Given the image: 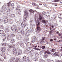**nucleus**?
I'll use <instances>...</instances> for the list:
<instances>
[{
    "mask_svg": "<svg viewBox=\"0 0 62 62\" xmlns=\"http://www.w3.org/2000/svg\"><path fill=\"white\" fill-rule=\"evenodd\" d=\"M13 54L16 55L21 54H22V52L21 50L19 49V47H16L14 48L13 50Z\"/></svg>",
    "mask_w": 62,
    "mask_h": 62,
    "instance_id": "nucleus-1",
    "label": "nucleus"
},
{
    "mask_svg": "<svg viewBox=\"0 0 62 62\" xmlns=\"http://www.w3.org/2000/svg\"><path fill=\"white\" fill-rule=\"evenodd\" d=\"M24 14H25V17L23 19L24 22H23L21 23L22 26L23 28L25 27V26H26V23H25V22H26V21L27 20V16H28V12H27V10L25 11H24Z\"/></svg>",
    "mask_w": 62,
    "mask_h": 62,
    "instance_id": "nucleus-2",
    "label": "nucleus"
},
{
    "mask_svg": "<svg viewBox=\"0 0 62 62\" xmlns=\"http://www.w3.org/2000/svg\"><path fill=\"white\" fill-rule=\"evenodd\" d=\"M36 24L37 25V31L39 32L41 30V29L40 27H39V22H36Z\"/></svg>",
    "mask_w": 62,
    "mask_h": 62,
    "instance_id": "nucleus-3",
    "label": "nucleus"
},
{
    "mask_svg": "<svg viewBox=\"0 0 62 62\" xmlns=\"http://www.w3.org/2000/svg\"><path fill=\"white\" fill-rule=\"evenodd\" d=\"M16 38L18 40H22V36L19 35H17L16 36Z\"/></svg>",
    "mask_w": 62,
    "mask_h": 62,
    "instance_id": "nucleus-4",
    "label": "nucleus"
},
{
    "mask_svg": "<svg viewBox=\"0 0 62 62\" xmlns=\"http://www.w3.org/2000/svg\"><path fill=\"white\" fill-rule=\"evenodd\" d=\"M35 56L36 58L34 59V60L37 61H38V58H39V54L38 53H36Z\"/></svg>",
    "mask_w": 62,
    "mask_h": 62,
    "instance_id": "nucleus-5",
    "label": "nucleus"
},
{
    "mask_svg": "<svg viewBox=\"0 0 62 62\" xmlns=\"http://www.w3.org/2000/svg\"><path fill=\"white\" fill-rule=\"evenodd\" d=\"M16 10L19 11L18 12V14L19 15H21V10L19 9V6H17L16 8Z\"/></svg>",
    "mask_w": 62,
    "mask_h": 62,
    "instance_id": "nucleus-6",
    "label": "nucleus"
},
{
    "mask_svg": "<svg viewBox=\"0 0 62 62\" xmlns=\"http://www.w3.org/2000/svg\"><path fill=\"white\" fill-rule=\"evenodd\" d=\"M6 47H3L1 48V51H2V52H5V51H6Z\"/></svg>",
    "mask_w": 62,
    "mask_h": 62,
    "instance_id": "nucleus-7",
    "label": "nucleus"
},
{
    "mask_svg": "<svg viewBox=\"0 0 62 62\" xmlns=\"http://www.w3.org/2000/svg\"><path fill=\"white\" fill-rule=\"evenodd\" d=\"M8 22L9 23L12 24L13 23V21L12 19H9Z\"/></svg>",
    "mask_w": 62,
    "mask_h": 62,
    "instance_id": "nucleus-8",
    "label": "nucleus"
},
{
    "mask_svg": "<svg viewBox=\"0 0 62 62\" xmlns=\"http://www.w3.org/2000/svg\"><path fill=\"white\" fill-rule=\"evenodd\" d=\"M9 47L11 48H14L15 47V46L14 45H11L9 46Z\"/></svg>",
    "mask_w": 62,
    "mask_h": 62,
    "instance_id": "nucleus-9",
    "label": "nucleus"
},
{
    "mask_svg": "<svg viewBox=\"0 0 62 62\" xmlns=\"http://www.w3.org/2000/svg\"><path fill=\"white\" fill-rule=\"evenodd\" d=\"M5 30L6 32H9V28L8 26H7V27L6 28Z\"/></svg>",
    "mask_w": 62,
    "mask_h": 62,
    "instance_id": "nucleus-10",
    "label": "nucleus"
},
{
    "mask_svg": "<svg viewBox=\"0 0 62 62\" xmlns=\"http://www.w3.org/2000/svg\"><path fill=\"white\" fill-rule=\"evenodd\" d=\"M25 35L26 37H28L30 35V33L29 32L26 33L25 34Z\"/></svg>",
    "mask_w": 62,
    "mask_h": 62,
    "instance_id": "nucleus-11",
    "label": "nucleus"
},
{
    "mask_svg": "<svg viewBox=\"0 0 62 62\" xmlns=\"http://www.w3.org/2000/svg\"><path fill=\"white\" fill-rule=\"evenodd\" d=\"M48 56V55L47 54L45 53H44V58H46Z\"/></svg>",
    "mask_w": 62,
    "mask_h": 62,
    "instance_id": "nucleus-12",
    "label": "nucleus"
},
{
    "mask_svg": "<svg viewBox=\"0 0 62 62\" xmlns=\"http://www.w3.org/2000/svg\"><path fill=\"white\" fill-rule=\"evenodd\" d=\"M18 32L19 33L21 32V27H19L18 28Z\"/></svg>",
    "mask_w": 62,
    "mask_h": 62,
    "instance_id": "nucleus-13",
    "label": "nucleus"
},
{
    "mask_svg": "<svg viewBox=\"0 0 62 62\" xmlns=\"http://www.w3.org/2000/svg\"><path fill=\"white\" fill-rule=\"evenodd\" d=\"M15 29V26L13 25L11 27V30L12 31H13V30H14Z\"/></svg>",
    "mask_w": 62,
    "mask_h": 62,
    "instance_id": "nucleus-14",
    "label": "nucleus"
},
{
    "mask_svg": "<svg viewBox=\"0 0 62 62\" xmlns=\"http://www.w3.org/2000/svg\"><path fill=\"white\" fill-rule=\"evenodd\" d=\"M11 36H10V35H8L7 37V40H10V39H11Z\"/></svg>",
    "mask_w": 62,
    "mask_h": 62,
    "instance_id": "nucleus-15",
    "label": "nucleus"
},
{
    "mask_svg": "<svg viewBox=\"0 0 62 62\" xmlns=\"http://www.w3.org/2000/svg\"><path fill=\"white\" fill-rule=\"evenodd\" d=\"M10 42L11 43H13L15 42V41L14 40V39H12L10 40Z\"/></svg>",
    "mask_w": 62,
    "mask_h": 62,
    "instance_id": "nucleus-16",
    "label": "nucleus"
},
{
    "mask_svg": "<svg viewBox=\"0 0 62 62\" xmlns=\"http://www.w3.org/2000/svg\"><path fill=\"white\" fill-rule=\"evenodd\" d=\"M14 4L12 3L11 5V9H13L14 8Z\"/></svg>",
    "mask_w": 62,
    "mask_h": 62,
    "instance_id": "nucleus-17",
    "label": "nucleus"
},
{
    "mask_svg": "<svg viewBox=\"0 0 62 62\" xmlns=\"http://www.w3.org/2000/svg\"><path fill=\"white\" fill-rule=\"evenodd\" d=\"M1 56H3V57H4L5 56V54L4 53H1L0 54Z\"/></svg>",
    "mask_w": 62,
    "mask_h": 62,
    "instance_id": "nucleus-18",
    "label": "nucleus"
},
{
    "mask_svg": "<svg viewBox=\"0 0 62 62\" xmlns=\"http://www.w3.org/2000/svg\"><path fill=\"white\" fill-rule=\"evenodd\" d=\"M8 20L7 19H5V20L4 21V23H7L8 22Z\"/></svg>",
    "mask_w": 62,
    "mask_h": 62,
    "instance_id": "nucleus-19",
    "label": "nucleus"
},
{
    "mask_svg": "<svg viewBox=\"0 0 62 62\" xmlns=\"http://www.w3.org/2000/svg\"><path fill=\"white\" fill-rule=\"evenodd\" d=\"M39 19L40 20H41L42 19V17H41V15L39 14Z\"/></svg>",
    "mask_w": 62,
    "mask_h": 62,
    "instance_id": "nucleus-20",
    "label": "nucleus"
},
{
    "mask_svg": "<svg viewBox=\"0 0 62 62\" xmlns=\"http://www.w3.org/2000/svg\"><path fill=\"white\" fill-rule=\"evenodd\" d=\"M24 30H22L21 31V34L22 35H24Z\"/></svg>",
    "mask_w": 62,
    "mask_h": 62,
    "instance_id": "nucleus-21",
    "label": "nucleus"
},
{
    "mask_svg": "<svg viewBox=\"0 0 62 62\" xmlns=\"http://www.w3.org/2000/svg\"><path fill=\"white\" fill-rule=\"evenodd\" d=\"M4 33V32L2 30H0V34L1 35H2Z\"/></svg>",
    "mask_w": 62,
    "mask_h": 62,
    "instance_id": "nucleus-22",
    "label": "nucleus"
},
{
    "mask_svg": "<svg viewBox=\"0 0 62 62\" xmlns=\"http://www.w3.org/2000/svg\"><path fill=\"white\" fill-rule=\"evenodd\" d=\"M54 55L55 56H58V52H55L54 54Z\"/></svg>",
    "mask_w": 62,
    "mask_h": 62,
    "instance_id": "nucleus-23",
    "label": "nucleus"
},
{
    "mask_svg": "<svg viewBox=\"0 0 62 62\" xmlns=\"http://www.w3.org/2000/svg\"><path fill=\"white\" fill-rule=\"evenodd\" d=\"M20 46L22 48H24V46L23 43H22L21 44Z\"/></svg>",
    "mask_w": 62,
    "mask_h": 62,
    "instance_id": "nucleus-24",
    "label": "nucleus"
},
{
    "mask_svg": "<svg viewBox=\"0 0 62 62\" xmlns=\"http://www.w3.org/2000/svg\"><path fill=\"white\" fill-rule=\"evenodd\" d=\"M15 15L14 14H12L10 16L11 17H12V18H14V17H15Z\"/></svg>",
    "mask_w": 62,
    "mask_h": 62,
    "instance_id": "nucleus-25",
    "label": "nucleus"
},
{
    "mask_svg": "<svg viewBox=\"0 0 62 62\" xmlns=\"http://www.w3.org/2000/svg\"><path fill=\"white\" fill-rule=\"evenodd\" d=\"M1 44L3 46H6V44L5 43H2Z\"/></svg>",
    "mask_w": 62,
    "mask_h": 62,
    "instance_id": "nucleus-26",
    "label": "nucleus"
},
{
    "mask_svg": "<svg viewBox=\"0 0 62 62\" xmlns=\"http://www.w3.org/2000/svg\"><path fill=\"white\" fill-rule=\"evenodd\" d=\"M26 56H24L23 57V60L24 61H25V60H26Z\"/></svg>",
    "mask_w": 62,
    "mask_h": 62,
    "instance_id": "nucleus-27",
    "label": "nucleus"
},
{
    "mask_svg": "<svg viewBox=\"0 0 62 62\" xmlns=\"http://www.w3.org/2000/svg\"><path fill=\"white\" fill-rule=\"evenodd\" d=\"M2 8L5 9V8H7V5L6 4L4 5L2 7Z\"/></svg>",
    "mask_w": 62,
    "mask_h": 62,
    "instance_id": "nucleus-28",
    "label": "nucleus"
},
{
    "mask_svg": "<svg viewBox=\"0 0 62 62\" xmlns=\"http://www.w3.org/2000/svg\"><path fill=\"white\" fill-rule=\"evenodd\" d=\"M2 35L3 37H4V38L7 37V36H6V35L5 34H3Z\"/></svg>",
    "mask_w": 62,
    "mask_h": 62,
    "instance_id": "nucleus-29",
    "label": "nucleus"
},
{
    "mask_svg": "<svg viewBox=\"0 0 62 62\" xmlns=\"http://www.w3.org/2000/svg\"><path fill=\"white\" fill-rule=\"evenodd\" d=\"M29 11L31 13H33V12H34V11L33 10L31 9H30L29 10Z\"/></svg>",
    "mask_w": 62,
    "mask_h": 62,
    "instance_id": "nucleus-30",
    "label": "nucleus"
},
{
    "mask_svg": "<svg viewBox=\"0 0 62 62\" xmlns=\"http://www.w3.org/2000/svg\"><path fill=\"white\" fill-rule=\"evenodd\" d=\"M45 53H46V54L47 53V54H50V52L48 51H45Z\"/></svg>",
    "mask_w": 62,
    "mask_h": 62,
    "instance_id": "nucleus-31",
    "label": "nucleus"
},
{
    "mask_svg": "<svg viewBox=\"0 0 62 62\" xmlns=\"http://www.w3.org/2000/svg\"><path fill=\"white\" fill-rule=\"evenodd\" d=\"M8 7H10V5L11 4V2H9L8 3H7Z\"/></svg>",
    "mask_w": 62,
    "mask_h": 62,
    "instance_id": "nucleus-32",
    "label": "nucleus"
},
{
    "mask_svg": "<svg viewBox=\"0 0 62 62\" xmlns=\"http://www.w3.org/2000/svg\"><path fill=\"white\" fill-rule=\"evenodd\" d=\"M32 22H33V20H30V23L31 25H32Z\"/></svg>",
    "mask_w": 62,
    "mask_h": 62,
    "instance_id": "nucleus-33",
    "label": "nucleus"
},
{
    "mask_svg": "<svg viewBox=\"0 0 62 62\" xmlns=\"http://www.w3.org/2000/svg\"><path fill=\"white\" fill-rule=\"evenodd\" d=\"M3 28H4V27L2 25L0 26V29H3Z\"/></svg>",
    "mask_w": 62,
    "mask_h": 62,
    "instance_id": "nucleus-34",
    "label": "nucleus"
},
{
    "mask_svg": "<svg viewBox=\"0 0 62 62\" xmlns=\"http://www.w3.org/2000/svg\"><path fill=\"white\" fill-rule=\"evenodd\" d=\"M19 60H20V58H17L16 60L15 61V62H18V61H19Z\"/></svg>",
    "mask_w": 62,
    "mask_h": 62,
    "instance_id": "nucleus-35",
    "label": "nucleus"
},
{
    "mask_svg": "<svg viewBox=\"0 0 62 62\" xmlns=\"http://www.w3.org/2000/svg\"><path fill=\"white\" fill-rule=\"evenodd\" d=\"M52 19H53L54 20L56 19V18H55V17L54 16L53 17H52Z\"/></svg>",
    "mask_w": 62,
    "mask_h": 62,
    "instance_id": "nucleus-36",
    "label": "nucleus"
},
{
    "mask_svg": "<svg viewBox=\"0 0 62 62\" xmlns=\"http://www.w3.org/2000/svg\"><path fill=\"white\" fill-rule=\"evenodd\" d=\"M34 50H38V51H40V50L38 48H34Z\"/></svg>",
    "mask_w": 62,
    "mask_h": 62,
    "instance_id": "nucleus-37",
    "label": "nucleus"
},
{
    "mask_svg": "<svg viewBox=\"0 0 62 62\" xmlns=\"http://www.w3.org/2000/svg\"><path fill=\"white\" fill-rule=\"evenodd\" d=\"M16 23L17 24H20L21 23V22L20 21H18L16 22Z\"/></svg>",
    "mask_w": 62,
    "mask_h": 62,
    "instance_id": "nucleus-38",
    "label": "nucleus"
},
{
    "mask_svg": "<svg viewBox=\"0 0 62 62\" xmlns=\"http://www.w3.org/2000/svg\"><path fill=\"white\" fill-rule=\"evenodd\" d=\"M10 15V12H9L8 13L7 16H9Z\"/></svg>",
    "mask_w": 62,
    "mask_h": 62,
    "instance_id": "nucleus-39",
    "label": "nucleus"
},
{
    "mask_svg": "<svg viewBox=\"0 0 62 62\" xmlns=\"http://www.w3.org/2000/svg\"><path fill=\"white\" fill-rule=\"evenodd\" d=\"M29 30V29H28V28L27 27L26 29V31H27H27H28Z\"/></svg>",
    "mask_w": 62,
    "mask_h": 62,
    "instance_id": "nucleus-40",
    "label": "nucleus"
},
{
    "mask_svg": "<svg viewBox=\"0 0 62 62\" xmlns=\"http://www.w3.org/2000/svg\"><path fill=\"white\" fill-rule=\"evenodd\" d=\"M42 23H46V22H45V21L44 20H43L42 21Z\"/></svg>",
    "mask_w": 62,
    "mask_h": 62,
    "instance_id": "nucleus-41",
    "label": "nucleus"
},
{
    "mask_svg": "<svg viewBox=\"0 0 62 62\" xmlns=\"http://www.w3.org/2000/svg\"><path fill=\"white\" fill-rule=\"evenodd\" d=\"M32 5H33V6H36V3L34 2H32Z\"/></svg>",
    "mask_w": 62,
    "mask_h": 62,
    "instance_id": "nucleus-42",
    "label": "nucleus"
},
{
    "mask_svg": "<svg viewBox=\"0 0 62 62\" xmlns=\"http://www.w3.org/2000/svg\"><path fill=\"white\" fill-rule=\"evenodd\" d=\"M45 46H42L41 47V48H42L43 49H44Z\"/></svg>",
    "mask_w": 62,
    "mask_h": 62,
    "instance_id": "nucleus-43",
    "label": "nucleus"
},
{
    "mask_svg": "<svg viewBox=\"0 0 62 62\" xmlns=\"http://www.w3.org/2000/svg\"><path fill=\"white\" fill-rule=\"evenodd\" d=\"M10 47H9L8 49V51H10L11 50V49L10 48Z\"/></svg>",
    "mask_w": 62,
    "mask_h": 62,
    "instance_id": "nucleus-44",
    "label": "nucleus"
},
{
    "mask_svg": "<svg viewBox=\"0 0 62 62\" xmlns=\"http://www.w3.org/2000/svg\"><path fill=\"white\" fill-rule=\"evenodd\" d=\"M11 36L12 37H14L15 36V35L14 34H11Z\"/></svg>",
    "mask_w": 62,
    "mask_h": 62,
    "instance_id": "nucleus-45",
    "label": "nucleus"
},
{
    "mask_svg": "<svg viewBox=\"0 0 62 62\" xmlns=\"http://www.w3.org/2000/svg\"><path fill=\"white\" fill-rule=\"evenodd\" d=\"M29 39V38H26V40H27V41H28V40Z\"/></svg>",
    "mask_w": 62,
    "mask_h": 62,
    "instance_id": "nucleus-46",
    "label": "nucleus"
},
{
    "mask_svg": "<svg viewBox=\"0 0 62 62\" xmlns=\"http://www.w3.org/2000/svg\"><path fill=\"white\" fill-rule=\"evenodd\" d=\"M42 40H45V38L44 37H43L42 39Z\"/></svg>",
    "mask_w": 62,
    "mask_h": 62,
    "instance_id": "nucleus-47",
    "label": "nucleus"
},
{
    "mask_svg": "<svg viewBox=\"0 0 62 62\" xmlns=\"http://www.w3.org/2000/svg\"><path fill=\"white\" fill-rule=\"evenodd\" d=\"M33 51H34V50H32L30 51V53H32V52H33Z\"/></svg>",
    "mask_w": 62,
    "mask_h": 62,
    "instance_id": "nucleus-48",
    "label": "nucleus"
},
{
    "mask_svg": "<svg viewBox=\"0 0 62 62\" xmlns=\"http://www.w3.org/2000/svg\"><path fill=\"white\" fill-rule=\"evenodd\" d=\"M42 61H43V60H42V59H40L39 60V62H42Z\"/></svg>",
    "mask_w": 62,
    "mask_h": 62,
    "instance_id": "nucleus-49",
    "label": "nucleus"
},
{
    "mask_svg": "<svg viewBox=\"0 0 62 62\" xmlns=\"http://www.w3.org/2000/svg\"><path fill=\"white\" fill-rule=\"evenodd\" d=\"M60 0H54V2H58V1H59Z\"/></svg>",
    "mask_w": 62,
    "mask_h": 62,
    "instance_id": "nucleus-50",
    "label": "nucleus"
},
{
    "mask_svg": "<svg viewBox=\"0 0 62 62\" xmlns=\"http://www.w3.org/2000/svg\"><path fill=\"white\" fill-rule=\"evenodd\" d=\"M25 24L26 25V26H28V23H26L25 22Z\"/></svg>",
    "mask_w": 62,
    "mask_h": 62,
    "instance_id": "nucleus-51",
    "label": "nucleus"
},
{
    "mask_svg": "<svg viewBox=\"0 0 62 62\" xmlns=\"http://www.w3.org/2000/svg\"><path fill=\"white\" fill-rule=\"evenodd\" d=\"M7 39V37H4V39H3V41H5V39Z\"/></svg>",
    "mask_w": 62,
    "mask_h": 62,
    "instance_id": "nucleus-52",
    "label": "nucleus"
},
{
    "mask_svg": "<svg viewBox=\"0 0 62 62\" xmlns=\"http://www.w3.org/2000/svg\"><path fill=\"white\" fill-rule=\"evenodd\" d=\"M58 35L59 36H61L62 35V34H61L60 33H59L58 34Z\"/></svg>",
    "mask_w": 62,
    "mask_h": 62,
    "instance_id": "nucleus-53",
    "label": "nucleus"
},
{
    "mask_svg": "<svg viewBox=\"0 0 62 62\" xmlns=\"http://www.w3.org/2000/svg\"><path fill=\"white\" fill-rule=\"evenodd\" d=\"M14 61L13 60H10V62H13Z\"/></svg>",
    "mask_w": 62,
    "mask_h": 62,
    "instance_id": "nucleus-54",
    "label": "nucleus"
},
{
    "mask_svg": "<svg viewBox=\"0 0 62 62\" xmlns=\"http://www.w3.org/2000/svg\"><path fill=\"white\" fill-rule=\"evenodd\" d=\"M7 11L8 12V13H9V12H10V10L9 9L8 10H7Z\"/></svg>",
    "mask_w": 62,
    "mask_h": 62,
    "instance_id": "nucleus-55",
    "label": "nucleus"
},
{
    "mask_svg": "<svg viewBox=\"0 0 62 62\" xmlns=\"http://www.w3.org/2000/svg\"><path fill=\"white\" fill-rule=\"evenodd\" d=\"M61 41H62V40H60L59 41H58L57 42H61Z\"/></svg>",
    "mask_w": 62,
    "mask_h": 62,
    "instance_id": "nucleus-56",
    "label": "nucleus"
},
{
    "mask_svg": "<svg viewBox=\"0 0 62 62\" xmlns=\"http://www.w3.org/2000/svg\"><path fill=\"white\" fill-rule=\"evenodd\" d=\"M32 26L33 27H35V24H33Z\"/></svg>",
    "mask_w": 62,
    "mask_h": 62,
    "instance_id": "nucleus-57",
    "label": "nucleus"
},
{
    "mask_svg": "<svg viewBox=\"0 0 62 62\" xmlns=\"http://www.w3.org/2000/svg\"><path fill=\"white\" fill-rule=\"evenodd\" d=\"M19 62H23V60H20L19 61Z\"/></svg>",
    "mask_w": 62,
    "mask_h": 62,
    "instance_id": "nucleus-58",
    "label": "nucleus"
},
{
    "mask_svg": "<svg viewBox=\"0 0 62 62\" xmlns=\"http://www.w3.org/2000/svg\"><path fill=\"white\" fill-rule=\"evenodd\" d=\"M52 31H50V35H51V34H52Z\"/></svg>",
    "mask_w": 62,
    "mask_h": 62,
    "instance_id": "nucleus-59",
    "label": "nucleus"
},
{
    "mask_svg": "<svg viewBox=\"0 0 62 62\" xmlns=\"http://www.w3.org/2000/svg\"><path fill=\"white\" fill-rule=\"evenodd\" d=\"M27 45H29V42H28V43H27Z\"/></svg>",
    "mask_w": 62,
    "mask_h": 62,
    "instance_id": "nucleus-60",
    "label": "nucleus"
},
{
    "mask_svg": "<svg viewBox=\"0 0 62 62\" xmlns=\"http://www.w3.org/2000/svg\"><path fill=\"white\" fill-rule=\"evenodd\" d=\"M46 16L47 17H48V16H49V14H47L46 15Z\"/></svg>",
    "mask_w": 62,
    "mask_h": 62,
    "instance_id": "nucleus-61",
    "label": "nucleus"
},
{
    "mask_svg": "<svg viewBox=\"0 0 62 62\" xmlns=\"http://www.w3.org/2000/svg\"><path fill=\"white\" fill-rule=\"evenodd\" d=\"M46 14V12H44L43 13V15H45Z\"/></svg>",
    "mask_w": 62,
    "mask_h": 62,
    "instance_id": "nucleus-62",
    "label": "nucleus"
},
{
    "mask_svg": "<svg viewBox=\"0 0 62 62\" xmlns=\"http://www.w3.org/2000/svg\"><path fill=\"white\" fill-rule=\"evenodd\" d=\"M60 22H61V23H62V20L61 19H60Z\"/></svg>",
    "mask_w": 62,
    "mask_h": 62,
    "instance_id": "nucleus-63",
    "label": "nucleus"
},
{
    "mask_svg": "<svg viewBox=\"0 0 62 62\" xmlns=\"http://www.w3.org/2000/svg\"><path fill=\"white\" fill-rule=\"evenodd\" d=\"M49 62H54V61L51 60Z\"/></svg>",
    "mask_w": 62,
    "mask_h": 62,
    "instance_id": "nucleus-64",
    "label": "nucleus"
}]
</instances>
